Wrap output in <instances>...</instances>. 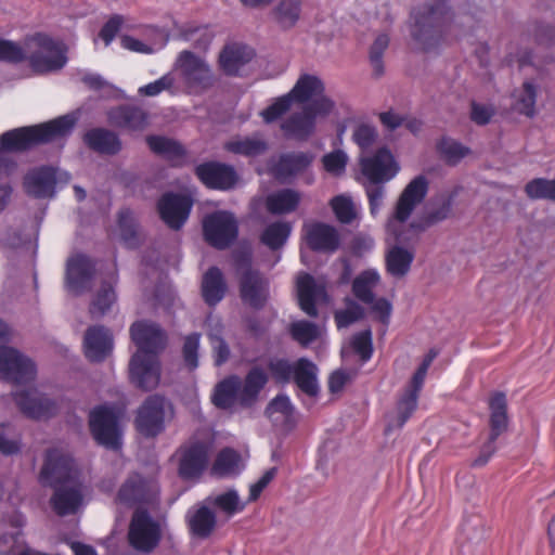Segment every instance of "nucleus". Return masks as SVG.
I'll list each match as a JSON object with an SVG mask.
<instances>
[{
  "label": "nucleus",
  "instance_id": "1",
  "mask_svg": "<svg viewBox=\"0 0 555 555\" xmlns=\"http://www.w3.org/2000/svg\"><path fill=\"white\" fill-rule=\"evenodd\" d=\"M427 192L428 181L424 176H417L410 181L386 223V270L393 278L406 275L414 260V248L409 245L417 235L408 228L406 221L416 206L424 201Z\"/></svg>",
  "mask_w": 555,
  "mask_h": 555
},
{
  "label": "nucleus",
  "instance_id": "2",
  "mask_svg": "<svg viewBox=\"0 0 555 555\" xmlns=\"http://www.w3.org/2000/svg\"><path fill=\"white\" fill-rule=\"evenodd\" d=\"M130 335L138 348L129 363L130 380L142 390H153L160 382L159 354L167 346V334L159 324L140 320L131 325Z\"/></svg>",
  "mask_w": 555,
  "mask_h": 555
},
{
  "label": "nucleus",
  "instance_id": "3",
  "mask_svg": "<svg viewBox=\"0 0 555 555\" xmlns=\"http://www.w3.org/2000/svg\"><path fill=\"white\" fill-rule=\"evenodd\" d=\"M40 480L55 489L51 500L56 514H75L83 505V486L73 459L64 451H48Z\"/></svg>",
  "mask_w": 555,
  "mask_h": 555
},
{
  "label": "nucleus",
  "instance_id": "4",
  "mask_svg": "<svg viewBox=\"0 0 555 555\" xmlns=\"http://www.w3.org/2000/svg\"><path fill=\"white\" fill-rule=\"evenodd\" d=\"M77 118L74 115H64L48 122L13 129L0 135V177L13 172L16 164L9 158L8 152H20L34 145L48 143L68 135Z\"/></svg>",
  "mask_w": 555,
  "mask_h": 555
},
{
  "label": "nucleus",
  "instance_id": "5",
  "mask_svg": "<svg viewBox=\"0 0 555 555\" xmlns=\"http://www.w3.org/2000/svg\"><path fill=\"white\" fill-rule=\"evenodd\" d=\"M66 47L44 34L28 37L21 46L11 40L0 39V61L17 63L28 60L37 73L59 70L67 63Z\"/></svg>",
  "mask_w": 555,
  "mask_h": 555
},
{
  "label": "nucleus",
  "instance_id": "6",
  "mask_svg": "<svg viewBox=\"0 0 555 555\" xmlns=\"http://www.w3.org/2000/svg\"><path fill=\"white\" fill-rule=\"evenodd\" d=\"M453 20L454 15L444 0H433L414 9L410 21L413 48L426 52L436 49L451 29Z\"/></svg>",
  "mask_w": 555,
  "mask_h": 555
},
{
  "label": "nucleus",
  "instance_id": "7",
  "mask_svg": "<svg viewBox=\"0 0 555 555\" xmlns=\"http://www.w3.org/2000/svg\"><path fill=\"white\" fill-rule=\"evenodd\" d=\"M325 85L315 74L302 73L291 91L279 96L260 115L266 122H272L287 112L293 102L310 104L324 95Z\"/></svg>",
  "mask_w": 555,
  "mask_h": 555
},
{
  "label": "nucleus",
  "instance_id": "8",
  "mask_svg": "<svg viewBox=\"0 0 555 555\" xmlns=\"http://www.w3.org/2000/svg\"><path fill=\"white\" fill-rule=\"evenodd\" d=\"M124 414L125 406L116 404L100 405L90 412V429L99 444L112 450L121 447L120 420Z\"/></svg>",
  "mask_w": 555,
  "mask_h": 555
},
{
  "label": "nucleus",
  "instance_id": "9",
  "mask_svg": "<svg viewBox=\"0 0 555 555\" xmlns=\"http://www.w3.org/2000/svg\"><path fill=\"white\" fill-rule=\"evenodd\" d=\"M334 108V101L328 96H322L307 104L300 112L293 113L282 122L281 128L285 135L305 140L313 133L317 118L330 115Z\"/></svg>",
  "mask_w": 555,
  "mask_h": 555
},
{
  "label": "nucleus",
  "instance_id": "10",
  "mask_svg": "<svg viewBox=\"0 0 555 555\" xmlns=\"http://www.w3.org/2000/svg\"><path fill=\"white\" fill-rule=\"evenodd\" d=\"M175 70L179 72L184 88L191 93L203 92L211 88L216 81L209 64L191 51L179 53Z\"/></svg>",
  "mask_w": 555,
  "mask_h": 555
},
{
  "label": "nucleus",
  "instance_id": "11",
  "mask_svg": "<svg viewBox=\"0 0 555 555\" xmlns=\"http://www.w3.org/2000/svg\"><path fill=\"white\" fill-rule=\"evenodd\" d=\"M171 413L170 403L158 395L150 396L138 410L135 426L145 437H154L165 428V420Z\"/></svg>",
  "mask_w": 555,
  "mask_h": 555
},
{
  "label": "nucleus",
  "instance_id": "12",
  "mask_svg": "<svg viewBox=\"0 0 555 555\" xmlns=\"http://www.w3.org/2000/svg\"><path fill=\"white\" fill-rule=\"evenodd\" d=\"M34 362L16 349L0 346V378L24 386L34 380Z\"/></svg>",
  "mask_w": 555,
  "mask_h": 555
},
{
  "label": "nucleus",
  "instance_id": "13",
  "mask_svg": "<svg viewBox=\"0 0 555 555\" xmlns=\"http://www.w3.org/2000/svg\"><path fill=\"white\" fill-rule=\"evenodd\" d=\"M205 240L218 249L229 247L237 237V222L228 211H216L203 221Z\"/></svg>",
  "mask_w": 555,
  "mask_h": 555
},
{
  "label": "nucleus",
  "instance_id": "14",
  "mask_svg": "<svg viewBox=\"0 0 555 555\" xmlns=\"http://www.w3.org/2000/svg\"><path fill=\"white\" fill-rule=\"evenodd\" d=\"M70 177L65 171L52 167H39L30 170L24 178L26 192L37 198L53 197L59 183L66 184Z\"/></svg>",
  "mask_w": 555,
  "mask_h": 555
},
{
  "label": "nucleus",
  "instance_id": "15",
  "mask_svg": "<svg viewBox=\"0 0 555 555\" xmlns=\"http://www.w3.org/2000/svg\"><path fill=\"white\" fill-rule=\"evenodd\" d=\"M160 527L147 513L135 512L129 527L130 545L140 552L153 551L160 541Z\"/></svg>",
  "mask_w": 555,
  "mask_h": 555
},
{
  "label": "nucleus",
  "instance_id": "16",
  "mask_svg": "<svg viewBox=\"0 0 555 555\" xmlns=\"http://www.w3.org/2000/svg\"><path fill=\"white\" fill-rule=\"evenodd\" d=\"M361 171L370 183H384L393 179L400 166L391 152L382 147L372 156L361 155Z\"/></svg>",
  "mask_w": 555,
  "mask_h": 555
},
{
  "label": "nucleus",
  "instance_id": "17",
  "mask_svg": "<svg viewBox=\"0 0 555 555\" xmlns=\"http://www.w3.org/2000/svg\"><path fill=\"white\" fill-rule=\"evenodd\" d=\"M179 475L184 480L197 479L208 463L209 447L204 442L192 441L177 452Z\"/></svg>",
  "mask_w": 555,
  "mask_h": 555
},
{
  "label": "nucleus",
  "instance_id": "18",
  "mask_svg": "<svg viewBox=\"0 0 555 555\" xmlns=\"http://www.w3.org/2000/svg\"><path fill=\"white\" fill-rule=\"evenodd\" d=\"M296 288L299 306L309 317H317V306L328 301L326 283L322 279L300 273L296 280Z\"/></svg>",
  "mask_w": 555,
  "mask_h": 555
},
{
  "label": "nucleus",
  "instance_id": "19",
  "mask_svg": "<svg viewBox=\"0 0 555 555\" xmlns=\"http://www.w3.org/2000/svg\"><path fill=\"white\" fill-rule=\"evenodd\" d=\"M491 433L489 442L482 448L475 465H485L495 451L494 442L507 427L506 397L503 392L494 393L489 402Z\"/></svg>",
  "mask_w": 555,
  "mask_h": 555
},
{
  "label": "nucleus",
  "instance_id": "20",
  "mask_svg": "<svg viewBox=\"0 0 555 555\" xmlns=\"http://www.w3.org/2000/svg\"><path fill=\"white\" fill-rule=\"evenodd\" d=\"M255 57V50L242 42L227 43L218 59L219 67L228 76H243Z\"/></svg>",
  "mask_w": 555,
  "mask_h": 555
},
{
  "label": "nucleus",
  "instance_id": "21",
  "mask_svg": "<svg viewBox=\"0 0 555 555\" xmlns=\"http://www.w3.org/2000/svg\"><path fill=\"white\" fill-rule=\"evenodd\" d=\"M193 203L190 196L167 193L158 202L163 221L171 229H180L188 220Z\"/></svg>",
  "mask_w": 555,
  "mask_h": 555
},
{
  "label": "nucleus",
  "instance_id": "22",
  "mask_svg": "<svg viewBox=\"0 0 555 555\" xmlns=\"http://www.w3.org/2000/svg\"><path fill=\"white\" fill-rule=\"evenodd\" d=\"M13 396L21 411L28 417L42 420L56 413V403L42 396L35 388L15 391Z\"/></svg>",
  "mask_w": 555,
  "mask_h": 555
},
{
  "label": "nucleus",
  "instance_id": "23",
  "mask_svg": "<svg viewBox=\"0 0 555 555\" xmlns=\"http://www.w3.org/2000/svg\"><path fill=\"white\" fill-rule=\"evenodd\" d=\"M94 273L92 261L83 255H76L68 259L66 267V288L74 295L86 292Z\"/></svg>",
  "mask_w": 555,
  "mask_h": 555
},
{
  "label": "nucleus",
  "instance_id": "24",
  "mask_svg": "<svg viewBox=\"0 0 555 555\" xmlns=\"http://www.w3.org/2000/svg\"><path fill=\"white\" fill-rule=\"evenodd\" d=\"M158 494V487L152 479H143L139 475H132L122 485L118 492V501L124 504L137 502H151Z\"/></svg>",
  "mask_w": 555,
  "mask_h": 555
},
{
  "label": "nucleus",
  "instance_id": "25",
  "mask_svg": "<svg viewBox=\"0 0 555 555\" xmlns=\"http://www.w3.org/2000/svg\"><path fill=\"white\" fill-rule=\"evenodd\" d=\"M196 175L201 181L211 189L229 190L237 182V175L232 166L207 163L196 168Z\"/></svg>",
  "mask_w": 555,
  "mask_h": 555
},
{
  "label": "nucleus",
  "instance_id": "26",
  "mask_svg": "<svg viewBox=\"0 0 555 555\" xmlns=\"http://www.w3.org/2000/svg\"><path fill=\"white\" fill-rule=\"evenodd\" d=\"M191 534L198 539L208 538L217 525V515L206 500L192 506L185 515Z\"/></svg>",
  "mask_w": 555,
  "mask_h": 555
},
{
  "label": "nucleus",
  "instance_id": "27",
  "mask_svg": "<svg viewBox=\"0 0 555 555\" xmlns=\"http://www.w3.org/2000/svg\"><path fill=\"white\" fill-rule=\"evenodd\" d=\"M113 347V336L104 326H92L86 332L83 350L90 361H103L112 352Z\"/></svg>",
  "mask_w": 555,
  "mask_h": 555
},
{
  "label": "nucleus",
  "instance_id": "28",
  "mask_svg": "<svg viewBox=\"0 0 555 555\" xmlns=\"http://www.w3.org/2000/svg\"><path fill=\"white\" fill-rule=\"evenodd\" d=\"M268 296V280L258 271L247 269L241 279V297L251 307H261Z\"/></svg>",
  "mask_w": 555,
  "mask_h": 555
},
{
  "label": "nucleus",
  "instance_id": "29",
  "mask_svg": "<svg viewBox=\"0 0 555 555\" xmlns=\"http://www.w3.org/2000/svg\"><path fill=\"white\" fill-rule=\"evenodd\" d=\"M309 247L318 251H334L339 246L337 230L328 224L317 222L305 227Z\"/></svg>",
  "mask_w": 555,
  "mask_h": 555
},
{
  "label": "nucleus",
  "instance_id": "30",
  "mask_svg": "<svg viewBox=\"0 0 555 555\" xmlns=\"http://www.w3.org/2000/svg\"><path fill=\"white\" fill-rule=\"evenodd\" d=\"M293 379L298 388L309 397H315L319 393L318 367L310 360L301 358L295 362Z\"/></svg>",
  "mask_w": 555,
  "mask_h": 555
},
{
  "label": "nucleus",
  "instance_id": "31",
  "mask_svg": "<svg viewBox=\"0 0 555 555\" xmlns=\"http://www.w3.org/2000/svg\"><path fill=\"white\" fill-rule=\"evenodd\" d=\"M117 282L116 270L113 269L107 279L102 280L101 286L98 289L91 306L90 313L93 318H101L116 301V294L114 285Z\"/></svg>",
  "mask_w": 555,
  "mask_h": 555
},
{
  "label": "nucleus",
  "instance_id": "32",
  "mask_svg": "<svg viewBox=\"0 0 555 555\" xmlns=\"http://www.w3.org/2000/svg\"><path fill=\"white\" fill-rule=\"evenodd\" d=\"M109 122L128 130H141L146 125L145 113L138 107L120 106L108 113Z\"/></svg>",
  "mask_w": 555,
  "mask_h": 555
},
{
  "label": "nucleus",
  "instance_id": "33",
  "mask_svg": "<svg viewBox=\"0 0 555 555\" xmlns=\"http://www.w3.org/2000/svg\"><path fill=\"white\" fill-rule=\"evenodd\" d=\"M266 413L274 426L289 429L295 423L294 406L285 395L276 396L267 406Z\"/></svg>",
  "mask_w": 555,
  "mask_h": 555
},
{
  "label": "nucleus",
  "instance_id": "34",
  "mask_svg": "<svg viewBox=\"0 0 555 555\" xmlns=\"http://www.w3.org/2000/svg\"><path fill=\"white\" fill-rule=\"evenodd\" d=\"M301 199V194L292 189L272 192L266 198V207L273 215H285L294 211Z\"/></svg>",
  "mask_w": 555,
  "mask_h": 555
},
{
  "label": "nucleus",
  "instance_id": "35",
  "mask_svg": "<svg viewBox=\"0 0 555 555\" xmlns=\"http://www.w3.org/2000/svg\"><path fill=\"white\" fill-rule=\"evenodd\" d=\"M225 150L245 157H256L268 149L267 141L259 134L251 137H235L224 145Z\"/></svg>",
  "mask_w": 555,
  "mask_h": 555
},
{
  "label": "nucleus",
  "instance_id": "36",
  "mask_svg": "<svg viewBox=\"0 0 555 555\" xmlns=\"http://www.w3.org/2000/svg\"><path fill=\"white\" fill-rule=\"evenodd\" d=\"M205 500L210 507H216L220 513L224 514L229 518L243 512L247 505V502L241 499L235 489H229L228 491L218 494H211Z\"/></svg>",
  "mask_w": 555,
  "mask_h": 555
},
{
  "label": "nucleus",
  "instance_id": "37",
  "mask_svg": "<svg viewBox=\"0 0 555 555\" xmlns=\"http://www.w3.org/2000/svg\"><path fill=\"white\" fill-rule=\"evenodd\" d=\"M152 38L142 41L132 36H122L120 39L121 47L132 52L152 54L166 46L167 39L165 33L159 29H151Z\"/></svg>",
  "mask_w": 555,
  "mask_h": 555
},
{
  "label": "nucleus",
  "instance_id": "38",
  "mask_svg": "<svg viewBox=\"0 0 555 555\" xmlns=\"http://www.w3.org/2000/svg\"><path fill=\"white\" fill-rule=\"evenodd\" d=\"M225 289L227 285L221 271L216 267L210 268L205 273L202 282V293L205 301L215 306L223 298Z\"/></svg>",
  "mask_w": 555,
  "mask_h": 555
},
{
  "label": "nucleus",
  "instance_id": "39",
  "mask_svg": "<svg viewBox=\"0 0 555 555\" xmlns=\"http://www.w3.org/2000/svg\"><path fill=\"white\" fill-rule=\"evenodd\" d=\"M241 379L237 376H230L220 382L214 391L212 402L221 409H230L235 402H240Z\"/></svg>",
  "mask_w": 555,
  "mask_h": 555
},
{
  "label": "nucleus",
  "instance_id": "40",
  "mask_svg": "<svg viewBox=\"0 0 555 555\" xmlns=\"http://www.w3.org/2000/svg\"><path fill=\"white\" fill-rule=\"evenodd\" d=\"M267 382L268 375L262 369H251L246 375L244 384H241L240 403L243 405L251 404Z\"/></svg>",
  "mask_w": 555,
  "mask_h": 555
},
{
  "label": "nucleus",
  "instance_id": "41",
  "mask_svg": "<svg viewBox=\"0 0 555 555\" xmlns=\"http://www.w3.org/2000/svg\"><path fill=\"white\" fill-rule=\"evenodd\" d=\"M243 467L240 454L232 449H224L218 454L211 474L220 478L234 477L242 472Z\"/></svg>",
  "mask_w": 555,
  "mask_h": 555
},
{
  "label": "nucleus",
  "instance_id": "42",
  "mask_svg": "<svg viewBox=\"0 0 555 555\" xmlns=\"http://www.w3.org/2000/svg\"><path fill=\"white\" fill-rule=\"evenodd\" d=\"M85 140L92 150L103 154H115L121 147L118 137L105 129L90 130Z\"/></svg>",
  "mask_w": 555,
  "mask_h": 555
},
{
  "label": "nucleus",
  "instance_id": "43",
  "mask_svg": "<svg viewBox=\"0 0 555 555\" xmlns=\"http://www.w3.org/2000/svg\"><path fill=\"white\" fill-rule=\"evenodd\" d=\"M417 399L418 395L415 392L408 390L403 392L397 403L396 411L388 423L386 431L399 429L408 422L417 408Z\"/></svg>",
  "mask_w": 555,
  "mask_h": 555
},
{
  "label": "nucleus",
  "instance_id": "44",
  "mask_svg": "<svg viewBox=\"0 0 555 555\" xmlns=\"http://www.w3.org/2000/svg\"><path fill=\"white\" fill-rule=\"evenodd\" d=\"M301 13V0H281L273 10V17L283 29L296 25Z\"/></svg>",
  "mask_w": 555,
  "mask_h": 555
},
{
  "label": "nucleus",
  "instance_id": "45",
  "mask_svg": "<svg viewBox=\"0 0 555 555\" xmlns=\"http://www.w3.org/2000/svg\"><path fill=\"white\" fill-rule=\"evenodd\" d=\"M379 273L375 269H369L360 273L352 283L354 296L363 302L373 301V289L379 282Z\"/></svg>",
  "mask_w": 555,
  "mask_h": 555
},
{
  "label": "nucleus",
  "instance_id": "46",
  "mask_svg": "<svg viewBox=\"0 0 555 555\" xmlns=\"http://www.w3.org/2000/svg\"><path fill=\"white\" fill-rule=\"evenodd\" d=\"M311 163V157L305 153L284 154L280 157L274 172L280 178H286L302 171Z\"/></svg>",
  "mask_w": 555,
  "mask_h": 555
},
{
  "label": "nucleus",
  "instance_id": "47",
  "mask_svg": "<svg viewBox=\"0 0 555 555\" xmlns=\"http://www.w3.org/2000/svg\"><path fill=\"white\" fill-rule=\"evenodd\" d=\"M207 321L209 326L208 336L215 352V363L216 365H221L229 359L230 349L221 337V324L219 320L209 317Z\"/></svg>",
  "mask_w": 555,
  "mask_h": 555
},
{
  "label": "nucleus",
  "instance_id": "48",
  "mask_svg": "<svg viewBox=\"0 0 555 555\" xmlns=\"http://www.w3.org/2000/svg\"><path fill=\"white\" fill-rule=\"evenodd\" d=\"M292 227L287 222H274L269 224L261 235V242L271 249H276L283 246L289 234Z\"/></svg>",
  "mask_w": 555,
  "mask_h": 555
},
{
  "label": "nucleus",
  "instance_id": "49",
  "mask_svg": "<svg viewBox=\"0 0 555 555\" xmlns=\"http://www.w3.org/2000/svg\"><path fill=\"white\" fill-rule=\"evenodd\" d=\"M535 87L529 82L526 81L522 85V88L520 90L515 91L513 94L515 102L514 107L517 112L520 114H525L526 116H533L534 115V105H535Z\"/></svg>",
  "mask_w": 555,
  "mask_h": 555
},
{
  "label": "nucleus",
  "instance_id": "50",
  "mask_svg": "<svg viewBox=\"0 0 555 555\" xmlns=\"http://www.w3.org/2000/svg\"><path fill=\"white\" fill-rule=\"evenodd\" d=\"M150 149L159 155H163L169 159L181 158L184 155L182 146L173 140L152 135L146 139Z\"/></svg>",
  "mask_w": 555,
  "mask_h": 555
},
{
  "label": "nucleus",
  "instance_id": "51",
  "mask_svg": "<svg viewBox=\"0 0 555 555\" xmlns=\"http://www.w3.org/2000/svg\"><path fill=\"white\" fill-rule=\"evenodd\" d=\"M179 88L176 86V74L173 72H169L163 75L159 79L140 87L138 92L144 96H156L163 91L176 94Z\"/></svg>",
  "mask_w": 555,
  "mask_h": 555
},
{
  "label": "nucleus",
  "instance_id": "52",
  "mask_svg": "<svg viewBox=\"0 0 555 555\" xmlns=\"http://www.w3.org/2000/svg\"><path fill=\"white\" fill-rule=\"evenodd\" d=\"M330 205L341 223H351L357 218V208L352 199L345 194L333 197Z\"/></svg>",
  "mask_w": 555,
  "mask_h": 555
},
{
  "label": "nucleus",
  "instance_id": "53",
  "mask_svg": "<svg viewBox=\"0 0 555 555\" xmlns=\"http://www.w3.org/2000/svg\"><path fill=\"white\" fill-rule=\"evenodd\" d=\"M293 338L302 346H308L321 336V328L309 321H297L291 326Z\"/></svg>",
  "mask_w": 555,
  "mask_h": 555
},
{
  "label": "nucleus",
  "instance_id": "54",
  "mask_svg": "<svg viewBox=\"0 0 555 555\" xmlns=\"http://www.w3.org/2000/svg\"><path fill=\"white\" fill-rule=\"evenodd\" d=\"M526 193L532 199H551L555 202V180L534 179L527 183Z\"/></svg>",
  "mask_w": 555,
  "mask_h": 555
},
{
  "label": "nucleus",
  "instance_id": "55",
  "mask_svg": "<svg viewBox=\"0 0 555 555\" xmlns=\"http://www.w3.org/2000/svg\"><path fill=\"white\" fill-rule=\"evenodd\" d=\"M389 44V36L387 34H379L370 49V62L373 73L376 77L384 74L383 55Z\"/></svg>",
  "mask_w": 555,
  "mask_h": 555
},
{
  "label": "nucleus",
  "instance_id": "56",
  "mask_svg": "<svg viewBox=\"0 0 555 555\" xmlns=\"http://www.w3.org/2000/svg\"><path fill=\"white\" fill-rule=\"evenodd\" d=\"M118 229L120 232V240L128 247H133L137 244V231L133 215L129 209H122L119 211Z\"/></svg>",
  "mask_w": 555,
  "mask_h": 555
},
{
  "label": "nucleus",
  "instance_id": "57",
  "mask_svg": "<svg viewBox=\"0 0 555 555\" xmlns=\"http://www.w3.org/2000/svg\"><path fill=\"white\" fill-rule=\"evenodd\" d=\"M438 149L444 160L452 165L457 164L469 152L466 146L450 138L442 139Z\"/></svg>",
  "mask_w": 555,
  "mask_h": 555
},
{
  "label": "nucleus",
  "instance_id": "58",
  "mask_svg": "<svg viewBox=\"0 0 555 555\" xmlns=\"http://www.w3.org/2000/svg\"><path fill=\"white\" fill-rule=\"evenodd\" d=\"M349 347L357 353L362 362L371 359L373 353L372 333L370 330H364L352 336Z\"/></svg>",
  "mask_w": 555,
  "mask_h": 555
},
{
  "label": "nucleus",
  "instance_id": "59",
  "mask_svg": "<svg viewBox=\"0 0 555 555\" xmlns=\"http://www.w3.org/2000/svg\"><path fill=\"white\" fill-rule=\"evenodd\" d=\"M449 211H450V206L443 205L441 208H439L435 211H430L425 217L415 219L411 224H408V228L412 229V231L416 235H418V233H421L425 229L431 227L433 224H435L437 222L444 220L448 217Z\"/></svg>",
  "mask_w": 555,
  "mask_h": 555
},
{
  "label": "nucleus",
  "instance_id": "60",
  "mask_svg": "<svg viewBox=\"0 0 555 555\" xmlns=\"http://www.w3.org/2000/svg\"><path fill=\"white\" fill-rule=\"evenodd\" d=\"M0 427L2 428L0 431V452L4 455L17 453L21 449L20 437L13 431L9 424L0 422Z\"/></svg>",
  "mask_w": 555,
  "mask_h": 555
},
{
  "label": "nucleus",
  "instance_id": "61",
  "mask_svg": "<svg viewBox=\"0 0 555 555\" xmlns=\"http://www.w3.org/2000/svg\"><path fill=\"white\" fill-rule=\"evenodd\" d=\"M352 138L363 154L374 144L377 138V131L374 126L362 122L354 128Z\"/></svg>",
  "mask_w": 555,
  "mask_h": 555
},
{
  "label": "nucleus",
  "instance_id": "62",
  "mask_svg": "<svg viewBox=\"0 0 555 555\" xmlns=\"http://www.w3.org/2000/svg\"><path fill=\"white\" fill-rule=\"evenodd\" d=\"M201 335L193 333L185 337L183 344V360L189 370H195L198 366V348Z\"/></svg>",
  "mask_w": 555,
  "mask_h": 555
},
{
  "label": "nucleus",
  "instance_id": "63",
  "mask_svg": "<svg viewBox=\"0 0 555 555\" xmlns=\"http://www.w3.org/2000/svg\"><path fill=\"white\" fill-rule=\"evenodd\" d=\"M347 162V154L340 150L331 152L322 158L325 170L334 176H339L345 171Z\"/></svg>",
  "mask_w": 555,
  "mask_h": 555
},
{
  "label": "nucleus",
  "instance_id": "64",
  "mask_svg": "<svg viewBox=\"0 0 555 555\" xmlns=\"http://www.w3.org/2000/svg\"><path fill=\"white\" fill-rule=\"evenodd\" d=\"M269 370L279 383H288L294 376L295 363L285 359H273L269 362Z\"/></svg>",
  "mask_w": 555,
  "mask_h": 555
}]
</instances>
